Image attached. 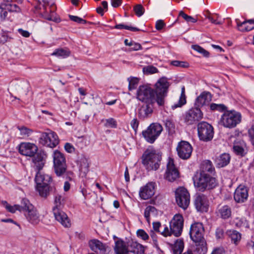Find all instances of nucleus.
<instances>
[{"label": "nucleus", "mask_w": 254, "mask_h": 254, "mask_svg": "<svg viewBox=\"0 0 254 254\" xmlns=\"http://www.w3.org/2000/svg\"><path fill=\"white\" fill-rule=\"evenodd\" d=\"M218 215L222 219H227L231 215V210L229 207H221L218 210Z\"/></svg>", "instance_id": "c9c22d12"}, {"label": "nucleus", "mask_w": 254, "mask_h": 254, "mask_svg": "<svg viewBox=\"0 0 254 254\" xmlns=\"http://www.w3.org/2000/svg\"><path fill=\"white\" fill-rule=\"evenodd\" d=\"M197 128L199 140L204 142H208L212 139L214 130L210 124L206 122H201L197 124Z\"/></svg>", "instance_id": "1a4fd4ad"}, {"label": "nucleus", "mask_w": 254, "mask_h": 254, "mask_svg": "<svg viewBox=\"0 0 254 254\" xmlns=\"http://www.w3.org/2000/svg\"><path fill=\"white\" fill-rule=\"evenodd\" d=\"M88 168L89 164L88 163V160L86 158L82 159L80 166V170L83 172L85 174L88 172Z\"/></svg>", "instance_id": "09e8293b"}, {"label": "nucleus", "mask_w": 254, "mask_h": 254, "mask_svg": "<svg viewBox=\"0 0 254 254\" xmlns=\"http://www.w3.org/2000/svg\"><path fill=\"white\" fill-rule=\"evenodd\" d=\"M19 211L23 213L27 219L31 223L35 222L38 218V214L35 207H19Z\"/></svg>", "instance_id": "5701e85b"}, {"label": "nucleus", "mask_w": 254, "mask_h": 254, "mask_svg": "<svg viewBox=\"0 0 254 254\" xmlns=\"http://www.w3.org/2000/svg\"><path fill=\"white\" fill-rule=\"evenodd\" d=\"M70 51L67 48H61L55 49L51 55L59 58L65 59L68 57L70 55Z\"/></svg>", "instance_id": "cd10ccee"}, {"label": "nucleus", "mask_w": 254, "mask_h": 254, "mask_svg": "<svg viewBox=\"0 0 254 254\" xmlns=\"http://www.w3.org/2000/svg\"><path fill=\"white\" fill-rule=\"evenodd\" d=\"M149 235L150 236L151 238H152L154 244L155 245H156L157 242V236L156 235L155 231H154L153 230H150V231L149 232Z\"/></svg>", "instance_id": "338daca9"}, {"label": "nucleus", "mask_w": 254, "mask_h": 254, "mask_svg": "<svg viewBox=\"0 0 254 254\" xmlns=\"http://www.w3.org/2000/svg\"><path fill=\"white\" fill-rule=\"evenodd\" d=\"M216 237L217 239H219L223 237L224 230L221 228H218L215 232Z\"/></svg>", "instance_id": "bf43d9fd"}, {"label": "nucleus", "mask_w": 254, "mask_h": 254, "mask_svg": "<svg viewBox=\"0 0 254 254\" xmlns=\"http://www.w3.org/2000/svg\"><path fill=\"white\" fill-rule=\"evenodd\" d=\"M162 212L158 210L156 207H146L144 215L147 221L150 222V217H156L158 215H161Z\"/></svg>", "instance_id": "c85d7f7f"}, {"label": "nucleus", "mask_w": 254, "mask_h": 254, "mask_svg": "<svg viewBox=\"0 0 254 254\" xmlns=\"http://www.w3.org/2000/svg\"><path fill=\"white\" fill-rule=\"evenodd\" d=\"M210 109L212 111H219L222 112L226 109V107L222 104H217L215 103H211L210 105Z\"/></svg>", "instance_id": "a18cd8bd"}, {"label": "nucleus", "mask_w": 254, "mask_h": 254, "mask_svg": "<svg viewBox=\"0 0 254 254\" xmlns=\"http://www.w3.org/2000/svg\"><path fill=\"white\" fill-rule=\"evenodd\" d=\"M105 122L104 126L107 127L116 128L117 127V122L114 118L106 119Z\"/></svg>", "instance_id": "c03bdc74"}, {"label": "nucleus", "mask_w": 254, "mask_h": 254, "mask_svg": "<svg viewBox=\"0 0 254 254\" xmlns=\"http://www.w3.org/2000/svg\"><path fill=\"white\" fill-rule=\"evenodd\" d=\"M44 156V153H39L33 159L34 167L37 171L35 177L36 185H50L52 181V178L50 175L40 172V170L43 169L45 164Z\"/></svg>", "instance_id": "39448f33"}, {"label": "nucleus", "mask_w": 254, "mask_h": 254, "mask_svg": "<svg viewBox=\"0 0 254 254\" xmlns=\"http://www.w3.org/2000/svg\"><path fill=\"white\" fill-rule=\"evenodd\" d=\"M54 15L55 13L53 12H52L50 15H47L46 14H45L44 16L45 19L49 21H52L57 23L60 22L61 21L60 18L58 16H55Z\"/></svg>", "instance_id": "603ef678"}, {"label": "nucleus", "mask_w": 254, "mask_h": 254, "mask_svg": "<svg viewBox=\"0 0 254 254\" xmlns=\"http://www.w3.org/2000/svg\"><path fill=\"white\" fill-rule=\"evenodd\" d=\"M136 234L138 237L140 238L144 241L149 239L148 234L143 229L138 230L136 232Z\"/></svg>", "instance_id": "864d4df0"}, {"label": "nucleus", "mask_w": 254, "mask_h": 254, "mask_svg": "<svg viewBox=\"0 0 254 254\" xmlns=\"http://www.w3.org/2000/svg\"><path fill=\"white\" fill-rule=\"evenodd\" d=\"M169 86V82L165 77L157 81L154 89L148 85H140L137 90L136 98L142 102L156 103L158 107H164Z\"/></svg>", "instance_id": "f257e3e1"}, {"label": "nucleus", "mask_w": 254, "mask_h": 254, "mask_svg": "<svg viewBox=\"0 0 254 254\" xmlns=\"http://www.w3.org/2000/svg\"><path fill=\"white\" fill-rule=\"evenodd\" d=\"M133 10L138 17L142 16L145 11L143 6L141 4H137L133 7Z\"/></svg>", "instance_id": "de8ad7c7"}, {"label": "nucleus", "mask_w": 254, "mask_h": 254, "mask_svg": "<svg viewBox=\"0 0 254 254\" xmlns=\"http://www.w3.org/2000/svg\"><path fill=\"white\" fill-rule=\"evenodd\" d=\"M127 80L129 82L128 84V90L131 91L136 88L139 79L135 77H130L128 78Z\"/></svg>", "instance_id": "4c0bfd02"}, {"label": "nucleus", "mask_w": 254, "mask_h": 254, "mask_svg": "<svg viewBox=\"0 0 254 254\" xmlns=\"http://www.w3.org/2000/svg\"><path fill=\"white\" fill-rule=\"evenodd\" d=\"M89 245L91 250L97 254H105L106 253V246L97 239L90 240Z\"/></svg>", "instance_id": "4be33fe9"}, {"label": "nucleus", "mask_w": 254, "mask_h": 254, "mask_svg": "<svg viewBox=\"0 0 254 254\" xmlns=\"http://www.w3.org/2000/svg\"><path fill=\"white\" fill-rule=\"evenodd\" d=\"M184 247V242L182 240H177L173 247V254H181L183 251Z\"/></svg>", "instance_id": "f704fd0d"}, {"label": "nucleus", "mask_w": 254, "mask_h": 254, "mask_svg": "<svg viewBox=\"0 0 254 254\" xmlns=\"http://www.w3.org/2000/svg\"><path fill=\"white\" fill-rule=\"evenodd\" d=\"M204 232V229L201 223L195 222L191 225L189 235L191 240L195 243L196 251L199 254H205L207 251Z\"/></svg>", "instance_id": "f03ea898"}, {"label": "nucleus", "mask_w": 254, "mask_h": 254, "mask_svg": "<svg viewBox=\"0 0 254 254\" xmlns=\"http://www.w3.org/2000/svg\"><path fill=\"white\" fill-rule=\"evenodd\" d=\"M163 130L162 126L158 123L151 124L146 130L142 131L145 140L149 143H153Z\"/></svg>", "instance_id": "6e6552de"}, {"label": "nucleus", "mask_w": 254, "mask_h": 254, "mask_svg": "<svg viewBox=\"0 0 254 254\" xmlns=\"http://www.w3.org/2000/svg\"><path fill=\"white\" fill-rule=\"evenodd\" d=\"M193 181L195 188L200 192L212 190L218 185V182L215 177L203 172L196 173L193 177Z\"/></svg>", "instance_id": "7ed1b4c3"}, {"label": "nucleus", "mask_w": 254, "mask_h": 254, "mask_svg": "<svg viewBox=\"0 0 254 254\" xmlns=\"http://www.w3.org/2000/svg\"><path fill=\"white\" fill-rule=\"evenodd\" d=\"M164 25L165 23H164L163 21L162 20H159L157 21L155 27L157 30H160L163 28Z\"/></svg>", "instance_id": "69168bd1"}, {"label": "nucleus", "mask_w": 254, "mask_h": 254, "mask_svg": "<svg viewBox=\"0 0 254 254\" xmlns=\"http://www.w3.org/2000/svg\"><path fill=\"white\" fill-rule=\"evenodd\" d=\"M64 149L68 153H71L74 150L73 146L69 143H66L65 144Z\"/></svg>", "instance_id": "e2e57ef3"}, {"label": "nucleus", "mask_w": 254, "mask_h": 254, "mask_svg": "<svg viewBox=\"0 0 254 254\" xmlns=\"http://www.w3.org/2000/svg\"><path fill=\"white\" fill-rule=\"evenodd\" d=\"M184 218L180 214H175L170 222L171 232L176 237L181 235L184 227Z\"/></svg>", "instance_id": "ddd939ff"}, {"label": "nucleus", "mask_w": 254, "mask_h": 254, "mask_svg": "<svg viewBox=\"0 0 254 254\" xmlns=\"http://www.w3.org/2000/svg\"><path fill=\"white\" fill-rule=\"evenodd\" d=\"M0 8L1 9L0 12V17L2 20H4L7 15V12L8 11L7 9L4 8L3 7V3L0 5Z\"/></svg>", "instance_id": "4d7b16f0"}, {"label": "nucleus", "mask_w": 254, "mask_h": 254, "mask_svg": "<svg viewBox=\"0 0 254 254\" xmlns=\"http://www.w3.org/2000/svg\"><path fill=\"white\" fill-rule=\"evenodd\" d=\"M179 176V173L174 165L173 159L169 158L165 175V179L169 182H174Z\"/></svg>", "instance_id": "f3484780"}, {"label": "nucleus", "mask_w": 254, "mask_h": 254, "mask_svg": "<svg viewBox=\"0 0 254 254\" xmlns=\"http://www.w3.org/2000/svg\"><path fill=\"white\" fill-rule=\"evenodd\" d=\"M248 190L245 186L240 185L236 189L234 194L235 200L238 203L245 202L248 197Z\"/></svg>", "instance_id": "412c9836"}, {"label": "nucleus", "mask_w": 254, "mask_h": 254, "mask_svg": "<svg viewBox=\"0 0 254 254\" xmlns=\"http://www.w3.org/2000/svg\"><path fill=\"white\" fill-rule=\"evenodd\" d=\"M248 134L252 144L254 145V126H253L248 130Z\"/></svg>", "instance_id": "13d9d810"}, {"label": "nucleus", "mask_w": 254, "mask_h": 254, "mask_svg": "<svg viewBox=\"0 0 254 254\" xmlns=\"http://www.w3.org/2000/svg\"><path fill=\"white\" fill-rule=\"evenodd\" d=\"M39 142L43 145L54 148L59 143L58 136L55 132L51 130L44 132L41 134Z\"/></svg>", "instance_id": "f8f14e48"}, {"label": "nucleus", "mask_w": 254, "mask_h": 254, "mask_svg": "<svg viewBox=\"0 0 254 254\" xmlns=\"http://www.w3.org/2000/svg\"><path fill=\"white\" fill-rule=\"evenodd\" d=\"M170 64L176 67L182 68H187L189 66V64L185 61H180L177 60L172 61L171 62Z\"/></svg>", "instance_id": "79ce46f5"}, {"label": "nucleus", "mask_w": 254, "mask_h": 254, "mask_svg": "<svg viewBox=\"0 0 254 254\" xmlns=\"http://www.w3.org/2000/svg\"><path fill=\"white\" fill-rule=\"evenodd\" d=\"M12 37L8 31L2 30L0 33V44H4L6 42H10Z\"/></svg>", "instance_id": "e433bc0d"}, {"label": "nucleus", "mask_w": 254, "mask_h": 254, "mask_svg": "<svg viewBox=\"0 0 254 254\" xmlns=\"http://www.w3.org/2000/svg\"><path fill=\"white\" fill-rule=\"evenodd\" d=\"M19 152L22 155L32 157V159L39 153L36 145L30 142H22L18 146ZM39 153H42L39 152Z\"/></svg>", "instance_id": "4468645a"}, {"label": "nucleus", "mask_w": 254, "mask_h": 254, "mask_svg": "<svg viewBox=\"0 0 254 254\" xmlns=\"http://www.w3.org/2000/svg\"><path fill=\"white\" fill-rule=\"evenodd\" d=\"M158 71V69L152 65H148L143 68V72L146 74L155 73Z\"/></svg>", "instance_id": "3c124183"}, {"label": "nucleus", "mask_w": 254, "mask_h": 254, "mask_svg": "<svg viewBox=\"0 0 254 254\" xmlns=\"http://www.w3.org/2000/svg\"><path fill=\"white\" fill-rule=\"evenodd\" d=\"M175 198L178 206H189L190 202V195L185 188L179 187L176 189Z\"/></svg>", "instance_id": "2eb2a0df"}, {"label": "nucleus", "mask_w": 254, "mask_h": 254, "mask_svg": "<svg viewBox=\"0 0 254 254\" xmlns=\"http://www.w3.org/2000/svg\"><path fill=\"white\" fill-rule=\"evenodd\" d=\"M115 28L117 29H125L128 30H130L131 31H133V32L138 31L140 30L139 29H138L136 27H132L131 26L126 25L124 24H116L115 26Z\"/></svg>", "instance_id": "a19ab883"}, {"label": "nucleus", "mask_w": 254, "mask_h": 254, "mask_svg": "<svg viewBox=\"0 0 254 254\" xmlns=\"http://www.w3.org/2000/svg\"><path fill=\"white\" fill-rule=\"evenodd\" d=\"M142 47L139 43H135L134 41L132 43V46L130 48V51H138L141 50Z\"/></svg>", "instance_id": "052dcab7"}, {"label": "nucleus", "mask_w": 254, "mask_h": 254, "mask_svg": "<svg viewBox=\"0 0 254 254\" xmlns=\"http://www.w3.org/2000/svg\"><path fill=\"white\" fill-rule=\"evenodd\" d=\"M200 172H203L204 173L214 175L215 171L212 162L209 160H204L202 164V170Z\"/></svg>", "instance_id": "2f4dec72"}, {"label": "nucleus", "mask_w": 254, "mask_h": 254, "mask_svg": "<svg viewBox=\"0 0 254 254\" xmlns=\"http://www.w3.org/2000/svg\"><path fill=\"white\" fill-rule=\"evenodd\" d=\"M114 250L116 254H143V246L136 242L129 241L127 244L121 239L115 241Z\"/></svg>", "instance_id": "20e7f679"}, {"label": "nucleus", "mask_w": 254, "mask_h": 254, "mask_svg": "<svg viewBox=\"0 0 254 254\" xmlns=\"http://www.w3.org/2000/svg\"><path fill=\"white\" fill-rule=\"evenodd\" d=\"M241 114L235 110L227 111L221 116L220 123L225 127L232 128L241 122Z\"/></svg>", "instance_id": "0eeeda50"}, {"label": "nucleus", "mask_w": 254, "mask_h": 254, "mask_svg": "<svg viewBox=\"0 0 254 254\" xmlns=\"http://www.w3.org/2000/svg\"><path fill=\"white\" fill-rule=\"evenodd\" d=\"M211 254H225V251L223 247H218L214 249Z\"/></svg>", "instance_id": "680f3d73"}, {"label": "nucleus", "mask_w": 254, "mask_h": 254, "mask_svg": "<svg viewBox=\"0 0 254 254\" xmlns=\"http://www.w3.org/2000/svg\"><path fill=\"white\" fill-rule=\"evenodd\" d=\"M130 126L134 130L135 133H136L139 126V121L136 118H134L130 122Z\"/></svg>", "instance_id": "6e6d98bb"}, {"label": "nucleus", "mask_w": 254, "mask_h": 254, "mask_svg": "<svg viewBox=\"0 0 254 254\" xmlns=\"http://www.w3.org/2000/svg\"><path fill=\"white\" fill-rule=\"evenodd\" d=\"M69 18L71 21L75 22L77 23L86 24L87 23V21L77 16L69 15Z\"/></svg>", "instance_id": "5fc2aeb1"}, {"label": "nucleus", "mask_w": 254, "mask_h": 254, "mask_svg": "<svg viewBox=\"0 0 254 254\" xmlns=\"http://www.w3.org/2000/svg\"><path fill=\"white\" fill-rule=\"evenodd\" d=\"M161 234L165 237L169 236H171V235H173V234L171 232L170 228L169 229L167 226H166L164 228L163 231L161 232Z\"/></svg>", "instance_id": "0e129e2a"}, {"label": "nucleus", "mask_w": 254, "mask_h": 254, "mask_svg": "<svg viewBox=\"0 0 254 254\" xmlns=\"http://www.w3.org/2000/svg\"><path fill=\"white\" fill-rule=\"evenodd\" d=\"M203 118V113L199 108L194 107L187 111L184 116V122L187 125L197 123Z\"/></svg>", "instance_id": "9b49d317"}, {"label": "nucleus", "mask_w": 254, "mask_h": 254, "mask_svg": "<svg viewBox=\"0 0 254 254\" xmlns=\"http://www.w3.org/2000/svg\"><path fill=\"white\" fill-rule=\"evenodd\" d=\"M164 122L166 129L169 132H171L174 131L175 129V125L171 120L167 119L164 121Z\"/></svg>", "instance_id": "49530a36"}, {"label": "nucleus", "mask_w": 254, "mask_h": 254, "mask_svg": "<svg viewBox=\"0 0 254 254\" xmlns=\"http://www.w3.org/2000/svg\"><path fill=\"white\" fill-rule=\"evenodd\" d=\"M229 237L231 239L232 243L237 245L241 239V234L236 230H232L227 232Z\"/></svg>", "instance_id": "72a5a7b5"}, {"label": "nucleus", "mask_w": 254, "mask_h": 254, "mask_svg": "<svg viewBox=\"0 0 254 254\" xmlns=\"http://www.w3.org/2000/svg\"><path fill=\"white\" fill-rule=\"evenodd\" d=\"M18 31L22 36L27 38L30 36V33L26 30H24L22 29H18Z\"/></svg>", "instance_id": "774afa93"}, {"label": "nucleus", "mask_w": 254, "mask_h": 254, "mask_svg": "<svg viewBox=\"0 0 254 254\" xmlns=\"http://www.w3.org/2000/svg\"><path fill=\"white\" fill-rule=\"evenodd\" d=\"M36 189L40 196L46 198L49 195L52 187L50 185H36Z\"/></svg>", "instance_id": "7c9ffc66"}, {"label": "nucleus", "mask_w": 254, "mask_h": 254, "mask_svg": "<svg viewBox=\"0 0 254 254\" xmlns=\"http://www.w3.org/2000/svg\"><path fill=\"white\" fill-rule=\"evenodd\" d=\"M4 8L7 9L9 12H19L20 8L15 4L3 3Z\"/></svg>", "instance_id": "ea45409f"}, {"label": "nucleus", "mask_w": 254, "mask_h": 254, "mask_svg": "<svg viewBox=\"0 0 254 254\" xmlns=\"http://www.w3.org/2000/svg\"><path fill=\"white\" fill-rule=\"evenodd\" d=\"M179 16L183 18L187 22L195 23L196 22V19L191 16H189L181 11L179 13Z\"/></svg>", "instance_id": "8fccbe9b"}, {"label": "nucleus", "mask_w": 254, "mask_h": 254, "mask_svg": "<svg viewBox=\"0 0 254 254\" xmlns=\"http://www.w3.org/2000/svg\"><path fill=\"white\" fill-rule=\"evenodd\" d=\"M155 193V183L149 182L141 187L139 191V195L142 199L150 198Z\"/></svg>", "instance_id": "6ab92c4d"}, {"label": "nucleus", "mask_w": 254, "mask_h": 254, "mask_svg": "<svg viewBox=\"0 0 254 254\" xmlns=\"http://www.w3.org/2000/svg\"><path fill=\"white\" fill-rule=\"evenodd\" d=\"M186 97L185 95V87L183 86L182 88L181 95L179 98V100L177 103H175L171 107L173 110H175L177 108L182 107L183 105L186 104Z\"/></svg>", "instance_id": "473e14b6"}, {"label": "nucleus", "mask_w": 254, "mask_h": 254, "mask_svg": "<svg viewBox=\"0 0 254 254\" xmlns=\"http://www.w3.org/2000/svg\"><path fill=\"white\" fill-rule=\"evenodd\" d=\"M230 160V157L228 153H223L216 160V166L218 168H222L227 165Z\"/></svg>", "instance_id": "c756f323"}, {"label": "nucleus", "mask_w": 254, "mask_h": 254, "mask_svg": "<svg viewBox=\"0 0 254 254\" xmlns=\"http://www.w3.org/2000/svg\"><path fill=\"white\" fill-rule=\"evenodd\" d=\"M194 203L195 206H209L212 205L211 198L203 193H197L194 196Z\"/></svg>", "instance_id": "b1692460"}, {"label": "nucleus", "mask_w": 254, "mask_h": 254, "mask_svg": "<svg viewBox=\"0 0 254 254\" xmlns=\"http://www.w3.org/2000/svg\"><path fill=\"white\" fill-rule=\"evenodd\" d=\"M17 128L23 137H28L33 132L32 129L24 126H18Z\"/></svg>", "instance_id": "58836bf2"}, {"label": "nucleus", "mask_w": 254, "mask_h": 254, "mask_svg": "<svg viewBox=\"0 0 254 254\" xmlns=\"http://www.w3.org/2000/svg\"><path fill=\"white\" fill-rule=\"evenodd\" d=\"M236 21L239 30L242 32L249 31L254 29V20L253 19L241 22L240 20L237 19Z\"/></svg>", "instance_id": "a878e982"}, {"label": "nucleus", "mask_w": 254, "mask_h": 254, "mask_svg": "<svg viewBox=\"0 0 254 254\" xmlns=\"http://www.w3.org/2000/svg\"><path fill=\"white\" fill-rule=\"evenodd\" d=\"M246 144L244 140L237 139L234 141L233 146V151L237 155L243 157L246 154L245 148Z\"/></svg>", "instance_id": "393cba45"}, {"label": "nucleus", "mask_w": 254, "mask_h": 254, "mask_svg": "<svg viewBox=\"0 0 254 254\" xmlns=\"http://www.w3.org/2000/svg\"><path fill=\"white\" fill-rule=\"evenodd\" d=\"M153 112V108L151 104L143 105L138 109V117L140 119H144L151 116Z\"/></svg>", "instance_id": "bb28decb"}, {"label": "nucleus", "mask_w": 254, "mask_h": 254, "mask_svg": "<svg viewBox=\"0 0 254 254\" xmlns=\"http://www.w3.org/2000/svg\"><path fill=\"white\" fill-rule=\"evenodd\" d=\"M54 168L57 176H62L66 170L65 158L63 153L55 150L53 154Z\"/></svg>", "instance_id": "9d476101"}, {"label": "nucleus", "mask_w": 254, "mask_h": 254, "mask_svg": "<svg viewBox=\"0 0 254 254\" xmlns=\"http://www.w3.org/2000/svg\"><path fill=\"white\" fill-rule=\"evenodd\" d=\"M53 212L55 219L64 227L68 228L71 226L69 219L66 214L60 207H53Z\"/></svg>", "instance_id": "a211bd4d"}, {"label": "nucleus", "mask_w": 254, "mask_h": 254, "mask_svg": "<svg viewBox=\"0 0 254 254\" xmlns=\"http://www.w3.org/2000/svg\"><path fill=\"white\" fill-rule=\"evenodd\" d=\"M65 201L66 200L65 198L61 195L58 194L55 196L54 203L55 206H60L61 205H65Z\"/></svg>", "instance_id": "37998d69"}, {"label": "nucleus", "mask_w": 254, "mask_h": 254, "mask_svg": "<svg viewBox=\"0 0 254 254\" xmlns=\"http://www.w3.org/2000/svg\"><path fill=\"white\" fill-rule=\"evenodd\" d=\"M161 160V155L153 148L147 149L142 156V163L148 171L157 170Z\"/></svg>", "instance_id": "423d86ee"}, {"label": "nucleus", "mask_w": 254, "mask_h": 254, "mask_svg": "<svg viewBox=\"0 0 254 254\" xmlns=\"http://www.w3.org/2000/svg\"><path fill=\"white\" fill-rule=\"evenodd\" d=\"M212 100V95L208 91H203L197 97L194 101V107L196 108L202 107L209 104Z\"/></svg>", "instance_id": "aec40b11"}, {"label": "nucleus", "mask_w": 254, "mask_h": 254, "mask_svg": "<svg viewBox=\"0 0 254 254\" xmlns=\"http://www.w3.org/2000/svg\"><path fill=\"white\" fill-rule=\"evenodd\" d=\"M178 155L182 159H188L191 154L192 147L190 144L186 141H180L177 147Z\"/></svg>", "instance_id": "dca6fc26"}]
</instances>
